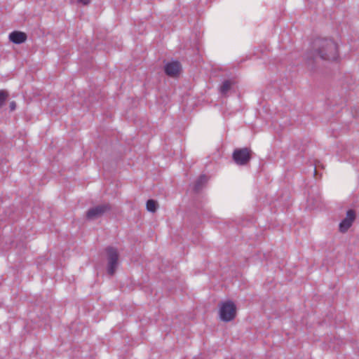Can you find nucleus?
I'll list each match as a JSON object with an SVG mask.
<instances>
[{"label":"nucleus","instance_id":"nucleus-1","mask_svg":"<svg viewBox=\"0 0 359 359\" xmlns=\"http://www.w3.org/2000/svg\"><path fill=\"white\" fill-rule=\"evenodd\" d=\"M316 54L324 60L335 61L339 57L337 44L329 39H319L313 42Z\"/></svg>","mask_w":359,"mask_h":359},{"label":"nucleus","instance_id":"nucleus-2","mask_svg":"<svg viewBox=\"0 0 359 359\" xmlns=\"http://www.w3.org/2000/svg\"><path fill=\"white\" fill-rule=\"evenodd\" d=\"M237 313V308L233 302L226 300L222 302L219 305V315L220 319L224 322L233 320Z\"/></svg>","mask_w":359,"mask_h":359},{"label":"nucleus","instance_id":"nucleus-3","mask_svg":"<svg viewBox=\"0 0 359 359\" xmlns=\"http://www.w3.org/2000/svg\"><path fill=\"white\" fill-rule=\"evenodd\" d=\"M107 259V272L109 275L112 276L114 274L118 260V252L117 250L112 247H108L106 248Z\"/></svg>","mask_w":359,"mask_h":359},{"label":"nucleus","instance_id":"nucleus-4","mask_svg":"<svg viewBox=\"0 0 359 359\" xmlns=\"http://www.w3.org/2000/svg\"><path fill=\"white\" fill-rule=\"evenodd\" d=\"M251 153L248 148L237 149L233 153V159L238 165H246L251 158Z\"/></svg>","mask_w":359,"mask_h":359},{"label":"nucleus","instance_id":"nucleus-5","mask_svg":"<svg viewBox=\"0 0 359 359\" xmlns=\"http://www.w3.org/2000/svg\"><path fill=\"white\" fill-rule=\"evenodd\" d=\"M355 219V213L353 210H349L346 212V217L339 224V231L345 233L351 226Z\"/></svg>","mask_w":359,"mask_h":359},{"label":"nucleus","instance_id":"nucleus-6","mask_svg":"<svg viewBox=\"0 0 359 359\" xmlns=\"http://www.w3.org/2000/svg\"><path fill=\"white\" fill-rule=\"evenodd\" d=\"M109 210V206L107 204L99 205L88 210L87 212V217L90 219H94L100 217L104 213Z\"/></svg>","mask_w":359,"mask_h":359},{"label":"nucleus","instance_id":"nucleus-7","mask_svg":"<svg viewBox=\"0 0 359 359\" xmlns=\"http://www.w3.org/2000/svg\"><path fill=\"white\" fill-rule=\"evenodd\" d=\"M165 72L168 76L175 77L179 75L181 71V65L177 61H172L165 65Z\"/></svg>","mask_w":359,"mask_h":359},{"label":"nucleus","instance_id":"nucleus-8","mask_svg":"<svg viewBox=\"0 0 359 359\" xmlns=\"http://www.w3.org/2000/svg\"><path fill=\"white\" fill-rule=\"evenodd\" d=\"M9 40L15 44H20L26 41L27 36L26 33L20 31H13L8 36Z\"/></svg>","mask_w":359,"mask_h":359},{"label":"nucleus","instance_id":"nucleus-9","mask_svg":"<svg viewBox=\"0 0 359 359\" xmlns=\"http://www.w3.org/2000/svg\"><path fill=\"white\" fill-rule=\"evenodd\" d=\"M233 82L229 80L224 81L220 87V92L222 94H226L231 89Z\"/></svg>","mask_w":359,"mask_h":359},{"label":"nucleus","instance_id":"nucleus-10","mask_svg":"<svg viewBox=\"0 0 359 359\" xmlns=\"http://www.w3.org/2000/svg\"><path fill=\"white\" fill-rule=\"evenodd\" d=\"M157 209V203L153 199H149L147 202V210L149 212H154Z\"/></svg>","mask_w":359,"mask_h":359},{"label":"nucleus","instance_id":"nucleus-11","mask_svg":"<svg viewBox=\"0 0 359 359\" xmlns=\"http://www.w3.org/2000/svg\"><path fill=\"white\" fill-rule=\"evenodd\" d=\"M8 96V94L6 91L3 90H0V107L4 104Z\"/></svg>","mask_w":359,"mask_h":359},{"label":"nucleus","instance_id":"nucleus-12","mask_svg":"<svg viewBox=\"0 0 359 359\" xmlns=\"http://www.w3.org/2000/svg\"><path fill=\"white\" fill-rule=\"evenodd\" d=\"M207 177L205 176V175H201L199 179H198V181L197 182V184H196V189H199V186H198V184L200 183H205L207 182Z\"/></svg>","mask_w":359,"mask_h":359},{"label":"nucleus","instance_id":"nucleus-13","mask_svg":"<svg viewBox=\"0 0 359 359\" xmlns=\"http://www.w3.org/2000/svg\"><path fill=\"white\" fill-rule=\"evenodd\" d=\"M77 1H78V2L86 6V5L89 4L91 0H77Z\"/></svg>","mask_w":359,"mask_h":359},{"label":"nucleus","instance_id":"nucleus-14","mask_svg":"<svg viewBox=\"0 0 359 359\" xmlns=\"http://www.w3.org/2000/svg\"><path fill=\"white\" fill-rule=\"evenodd\" d=\"M9 107H10V109H11V111L15 110V107H16V104H15V102H11L10 103V106H9Z\"/></svg>","mask_w":359,"mask_h":359}]
</instances>
